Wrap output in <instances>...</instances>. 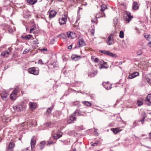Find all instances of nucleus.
Returning <instances> with one entry per match:
<instances>
[{
  "label": "nucleus",
  "mask_w": 151,
  "mask_h": 151,
  "mask_svg": "<svg viewBox=\"0 0 151 151\" xmlns=\"http://www.w3.org/2000/svg\"><path fill=\"white\" fill-rule=\"evenodd\" d=\"M39 70L38 68L34 67L29 68L28 72L29 73L34 74L35 75H38L39 73Z\"/></svg>",
  "instance_id": "nucleus-1"
},
{
  "label": "nucleus",
  "mask_w": 151,
  "mask_h": 151,
  "mask_svg": "<svg viewBox=\"0 0 151 151\" xmlns=\"http://www.w3.org/2000/svg\"><path fill=\"white\" fill-rule=\"evenodd\" d=\"M62 16L61 19L59 20V22L60 25L65 24L67 20V16L66 14H63Z\"/></svg>",
  "instance_id": "nucleus-2"
},
{
  "label": "nucleus",
  "mask_w": 151,
  "mask_h": 151,
  "mask_svg": "<svg viewBox=\"0 0 151 151\" xmlns=\"http://www.w3.org/2000/svg\"><path fill=\"white\" fill-rule=\"evenodd\" d=\"M125 19L129 22L133 18L132 16L131 15V13L129 12H126V15L124 16Z\"/></svg>",
  "instance_id": "nucleus-3"
},
{
  "label": "nucleus",
  "mask_w": 151,
  "mask_h": 151,
  "mask_svg": "<svg viewBox=\"0 0 151 151\" xmlns=\"http://www.w3.org/2000/svg\"><path fill=\"white\" fill-rule=\"evenodd\" d=\"M18 88H15L13 91L12 93L10 95V98L11 100H14L16 98L17 93L18 92Z\"/></svg>",
  "instance_id": "nucleus-4"
},
{
  "label": "nucleus",
  "mask_w": 151,
  "mask_h": 151,
  "mask_svg": "<svg viewBox=\"0 0 151 151\" xmlns=\"http://www.w3.org/2000/svg\"><path fill=\"white\" fill-rule=\"evenodd\" d=\"M8 51L6 50L2 52L1 53V55L3 57H7L9 53L11 52V48L9 47L8 49Z\"/></svg>",
  "instance_id": "nucleus-5"
},
{
  "label": "nucleus",
  "mask_w": 151,
  "mask_h": 151,
  "mask_svg": "<svg viewBox=\"0 0 151 151\" xmlns=\"http://www.w3.org/2000/svg\"><path fill=\"white\" fill-rule=\"evenodd\" d=\"M68 37L71 39L74 38L76 37V34L74 32H67Z\"/></svg>",
  "instance_id": "nucleus-6"
},
{
  "label": "nucleus",
  "mask_w": 151,
  "mask_h": 151,
  "mask_svg": "<svg viewBox=\"0 0 151 151\" xmlns=\"http://www.w3.org/2000/svg\"><path fill=\"white\" fill-rule=\"evenodd\" d=\"M49 14V17L50 18H52L55 17L57 12L54 10L49 11L48 12Z\"/></svg>",
  "instance_id": "nucleus-7"
},
{
  "label": "nucleus",
  "mask_w": 151,
  "mask_h": 151,
  "mask_svg": "<svg viewBox=\"0 0 151 151\" xmlns=\"http://www.w3.org/2000/svg\"><path fill=\"white\" fill-rule=\"evenodd\" d=\"M145 102L148 106H150L151 104V94L148 95L146 99Z\"/></svg>",
  "instance_id": "nucleus-8"
},
{
  "label": "nucleus",
  "mask_w": 151,
  "mask_h": 151,
  "mask_svg": "<svg viewBox=\"0 0 151 151\" xmlns=\"http://www.w3.org/2000/svg\"><path fill=\"white\" fill-rule=\"evenodd\" d=\"M114 43V40L111 38V35L108 38V41H107V44L109 45H110L113 44Z\"/></svg>",
  "instance_id": "nucleus-9"
},
{
  "label": "nucleus",
  "mask_w": 151,
  "mask_h": 151,
  "mask_svg": "<svg viewBox=\"0 0 151 151\" xmlns=\"http://www.w3.org/2000/svg\"><path fill=\"white\" fill-rule=\"evenodd\" d=\"M13 108L15 111H19L23 109V106L22 105L20 104L14 106L13 107Z\"/></svg>",
  "instance_id": "nucleus-10"
},
{
  "label": "nucleus",
  "mask_w": 151,
  "mask_h": 151,
  "mask_svg": "<svg viewBox=\"0 0 151 151\" xmlns=\"http://www.w3.org/2000/svg\"><path fill=\"white\" fill-rule=\"evenodd\" d=\"M2 99L4 101L7 100L8 94L5 92H3L1 94Z\"/></svg>",
  "instance_id": "nucleus-11"
},
{
  "label": "nucleus",
  "mask_w": 151,
  "mask_h": 151,
  "mask_svg": "<svg viewBox=\"0 0 151 151\" xmlns=\"http://www.w3.org/2000/svg\"><path fill=\"white\" fill-rule=\"evenodd\" d=\"M36 144V140L35 139V137L33 136L31 139L30 144L31 148H32L35 147Z\"/></svg>",
  "instance_id": "nucleus-12"
},
{
  "label": "nucleus",
  "mask_w": 151,
  "mask_h": 151,
  "mask_svg": "<svg viewBox=\"0 0 151 151\" xmlns=\"http://www.w3.org/2000/svg\"><path fill=\"white\" fill-rule=\"evenodd\" d=\"M139 75V73L138 72H135L129 75V76L128 78L129 79H132L138 76Z\"/></svg>",
  "instance_id": "nucleus-13"
},
{
  "label": "nucleus",
  "mask_w": 151,
  "mask_h": 151,
  "mask_svg": "<svg viewBox=\"0 0 151 151\" xmlns=\"http://www.w3.org/2000/svg\"><path fill=\"white\" fill-rule=\"evenodd\" d=\"M15 145L13 142H10L7 146V149L10 151H12Z\"/></svg>",
  "instance_id": "nucleus-14"
},
{
  "label": "nucleus",
  "mask_w": 151,
  "mask_h": 151,
  "mask_svg": "<svg viewBox=\"0 0 151 151\" xmlns=\"http://www.w3.org/2000/svg\"><path fill=\"white\" fill-rule=\"evenodd\" d=\"M122 130V129L120 128H112L111 129V130L115 134H117Z\"/></svg>",
  "instance_id": "nucleus-15"
},
{
  "label": "nucleus",
  "mask_w": 151,
  "mask_h": 151,
  "mask_svg": "<svg viewBox=\"0 0 151 151\" xmlns=\"http://www.w3.org/2000/svg\"><path fill=\"white\" fill-rule=\"evenodd\" d=\"M21 37L23 39L26 40H29L30 39H34V38L33 37L32 35H26L25 36H21Z\"/></svg>",
  "instance_id": "nucleus-16"
},
{
  "label": "nucleus",
  "mask_w": 151,
  "mask_h": 151,
  "mask_svg": "<svg viewBox=\"0 0 151 151\" xmlns=\"http://www.w3.org/2000/svg\"><path fill=\"white\" fill-rule=\"evenodd\" d=\"M78 40V43L79 47H83L85 45V43L83 39L80 38Z\"/></svg>",
  "instance_id": "nucleus-17"
},
{
  "label": "nucleus",
  "mask_w": 151,
  "mask_h": 151,
  "mask_svg": "<svg viewBox=\"0 0 151 151\" xmlns=\"http://www.w3.org/2000/svg\"><path fill=\"white\" fill-rule=\"evenodd\" d=\"M81 58V56L79 55H73L71 56V58L73 60L75 61H77L79 60Z\"/></svg>",
  "instance_id": "nucleus-18"
},
{
  "label": "nucleus",
  "mask_w": 151,
  "mask_h": 151,
  "mask_svg": "<svg viewBox=\"0 0 151 151\" xmlns=\"http://www.w3.org/2000/svg\"><path fill=\"white\" fill-rule=\"evenodd\" d=\"M30 107L31 109H35L37 107V105L36 103L34 102H30L29 103Z\"/></svg>",
  "instance_id": "nucleus-19"
},
{
  "label": "nucleus",
  "mask_w": 151,
  "mask_h": 151,
  "mask_svg": "<svg viewBox=\"0 0 151 151\" xmlns=\"http://www.w3.org/2000/svg\"><path fill=\"white\" fill-rule=\"evenodd\" d=\"M62 135V133H58L54 134L53 137L55 139H57L59 138Z\"/></svg>",
  "instance_id": "nucleus-20"
},
{
  "label": "nucleus",
  "mask_w": 151,
  "mask_h": 151,
  "mask_svg": "<svg viewBox=\"0 0 151 151\" xmlns=\"http://www.w3.org/2000/svg\"><path fill=\"white\" fill-rule=\"evenodd\" d=\"M132 8L134 10H136L138 9L139 5L137 2H134L133 3Z\"/></svg>",
  "instance_id": "nucleus-21"
},
{
  "label": "nucleus",
  "mask_w": 151,
  "mask_h": 151,
  "mask_svg": "<svg viewBox=\"0 0 151 151\" xmlns=\"http://www.w3.org/2000/svg\"><path fill=\"white\" fill-rule=\"evenodd\" d=\"M96 17L97 18H100L101 17H106L105 14L104 13L102 12V13H99V14H98L96 16Z\"/></svg>",
  "instance_id": "nucleus-22"
},
{
  "label": "nucleus",
  "mask_w": 151,
  "mask_h": 151,
  "mask_svg": "<svg viewBox=\"0 0 151 151\" xmlns=\"http://www.w3.org/2000/svg\"><path fill=\"white\" fill-rule=\"evenodd\" d=\"M45 144L46 142L45 141H42L41 142L40 145L41 150H42L44 148Z\"/></svg>",
  "instance_id": "nucleus-23"
},
{
  "label": "nucleus",
  "mask_w": 151,
  "mask_h": 151,
  "mask_svg": "<svg viewBox=\"0 0 151 151\" xmlns=\"http://www.w3.org/2000/svg\"><path fill=\"white\" fill-rule=\"evenodd\" d=\"M78 116H85L86 115V113L84 111H78Z\"/></svg>",
  "instance_id": "nucleus-24"
},
{
  "label": "nucleus",
  "mask_w": 151,
  "mask_h": 151,
  "mask_svg": "<svg viewBox=\"0 0 151 151\" xmlns=\"http://www.w3.org/2000/svg\"><path fill=\"white\" fill-rule=\"evenodd\" d=\"M2 120L3 122H7L8 121H10L11 119L9 117H7L6 116H4Z\"/></svg>",
  "instance_id": "nucleus-25"
},
{
  "label": "nucleus",
  "mask_w": 151,
  "mask_h": 151,
  "mask_svg": "<svg viewBox=\"0 0 151 151\" xmlns=\"http://www.w3.org/2000/svg\"><path fill=\"white\" fill-rule=\"evenodd\" d=\"M104 86H105V88L107 90H110L111 88V85H108L107 84H106L104 85V83H103Z\"/></svg>",
  "instance_id": "nucleus-26"
},
{
  "label": "nucleus",
  "mask_w": 151,
  "mask_h": 151,
  "mask_svg": "<svg viewBox=\"0 0 151 151\" xmlns=\"http://www.w3.org/2000/svg\"><path fill=\"white\" fill-rule=\"evenodd\" d=\"M82 102L83 104L87 106H89L91 105V103L88 101H84Z\"/></svg>",
  "instance_id": "nucleus-27"
},
{
  "label": "nucleus",
  "mask_w": 151,
  "mask_h": 151,
  "mask_svg": "<svg viewBox=\"0 0 151 151\" xmlns=\"http://www.w3.org/2000/svg\"><path fill=\"white\" fill-rule=\"evenodd\" d=\"M27 1L29 4H34L37 1V0H27Z\"/></svg>",
  "instance_id": "nucleus-28"
},
{
  "label": "nucleus",
  "mask_w": 151,
  "mask_h": 151,
  "mask_svg": "<svg viewBox=\"0 0 151 151\" xmlns=\"http://www.w3.org/2000/svg\"><path fill=\"white\" fill-rule=\"evenodd\" d=\"M101 9L100 10L102 12H103L105 9L107 8V6L105 4H102L101 6Z\"/></svg>",
  "instance_id": "nucleus-29"
},
{
  "label": "nucleus",
  "mask_w": 151,
  "mask_h": 151,
  "mask_svg": "<svg viewBox=\"0 0 151 151\" xmlns=\"http://www.w3.org/2000/svg\"><path fill=\"white\" fill-rule=\"evenodd\" d=\"M100 52L101 53H103L104 54L106 55H108L109 53V51L108 50H101L100 51Z\"/></svg>",
  "instance_id": "nucleus-30"
},
{
  "label": "nucleus",
  "mask_w": 151,
  "mask_h": 151,
  "mask_svg": "<svg viewBox=\"0 0 151 151\" xmlns=\"http://www.w3.org/2000/svg\"><path fill=\"white\" fill-rule=\"evenodd\" d=\"M108 55L114 58H116L117 57V55L116 54H113L110 52Z\"/></svg>",
  "instance_id": "nucleus-31"
},
{
  "label": "nucleus",
  "mask_w": 151,
  "mask_h": 151,
  "mask_svg": "<svg viewBox=\"0 0 151 151\" xmlns=\"http://www.w3.org/2000/svg\"><path fill=\"white\" fill-rule=\"evenodd\" d=\"M69 118V119H70L73 122L75 121L76 119V116H73L72 115H71L70 116Z\"/></svg>",
  "instance_id": "nucleus-32"
},
{
  "label": "nucleus",
  "mask_w": 151,
  "mask_h": 151,
  "mask_svg": "<svg viewBox=\"0 0 151 151\" xmlns=\"http://www.w3.org/2000/svg\"><path fill=\"white\" fill-rule=\"evenodd\" d=\"M54 106L53 105L52 108L49 107L48 108L47 110V112L48 113V114H49L51 113L52 110Z\"/></svg>",
  "instance_id": "nucleus-33"
},
{
  "label": "nucleus",
  "mask_w": 151,
  "mask_h": 151,
  "mask_svg": "<svg viewBox=\"0 0 151 151\" xmlns=\"http://www.w3.org/2000/svg\"><path fill=\"white\" fill-rule=\"evenodd\" d=\"M137 103L138 106H141L143 104V102L141 100H138L137 101Z\"/></svg>",
  "instance_id": "nucleus-34"
},
{
  "label": "nucleus",
  "mask_w": 151,
  "mask_h": 151,
  "mask_svg": "<svg viewBox=\"0 0 151 151\" xmlns=\"http://www.w3.org/2000/svg\"><path fill=\"white\" fill-rule=\"evenodd\" d=\"M119 37L121 38H123L124 37V32L123 31H121L119 32Z\"/></svg>",
  "instance_id": "nucleus-35"
},
{
  "label": "nucleus",
  "mask_w": 151,
  "mask_h": 151,
  "mask_svg": "<svg viewBox=\"0 0 151 151\" xmlns=\"http://www.w3.org/2000/svg\"><path fill=\"white\" fill-rule=\"evenodd\" d=\"M78 109H76L72 115L74 116H78Z\"/></svg>",
  "instance_id": "nucleus-36"
},
{
  "label": "nucleus",
  "mask_w": 151,
  "mask_h": 151,
  "mask_svg": "<svg viewBox=\"0 0 151 151\" xmlns=\"http://www.w3.org/2000/svg\"><path fill=\"white\" fill-rule=\"evenodd\" d=\"M108 67V66H106L104 65H102L99 67V68L101 69L102 68H107Z\"/></svg>",
  "instance_id": "nucleus-37"
},
{
  "label": "nucleus",
  "mask_w": 151,
  "mask_h": 151,
  "mask_svg": "<svg viewBox=\"0 0 151 151\" xmlns=\"http://www.w3.org/2000/svg\"><path fill=\"white\" fill-rule=\"evenodd\" d=\"M142 54V51L141 50H139L137 52V54L138 55H139Z\"/></svg>",
  "instance_id": "nucleus-38"
},
{
  "label": "nucleus",
  "mask_w": 151,
  "mask_h": 151,
  "mask_svg": "<svg viewBox=\"0 0 151 151\" xmlns=\"http://www.w3.org/2000/svg\"><path fill=\"white\" fill-rule=\"evenodd\" d=\"M51 124V123L50 122H49L47 123H46L44 124V125L46 127H50Z\"/></svg>",
  "instance_id": "nucleus-39"
},
{
  "label": "nucleus",
  "mask_w": 151,
  "mask_h": 151,
  "mask_svg": "<svg viewBox=\"0 0 151 151\" xmlns=\"http://www.w3.org/2000/svg\"><path fill=\"white\" fill-rule=\"evenodd\" d=\"M99 63L101 65H105L106 64V62H105L103 60L100 61Z\"/></svg>",
  "instance_id": "nucleus-40"
},
{
  "label": "nucleus",
  "mask_w": 151,
  "mask_h": 151,
  "mask_svg": "<svg viewBox=\"0 0 151 151\" xmlns=\"http://www.w3.org/2000/svg\"><path fill=\"white\" fill-rule=\"evenodd\" d=\"M33 43L35 44H38L39 43L37 39H35L33 41Z\"/></svg>",
  "instance_id": "nucleus-41"
},
{
  "label": "nucleus",
  "mask_w": 151,
  "mask_h": 151,
  "mask_svg": "<svg viewBox=\"0 0 151 151\" xmlns=\"http://www.w3.org/2000/svg\"><path fill=\"white\" fill-rule=\"evenodd\" d=\"M145 117H144L142 118L140 120L139 122H141L142 124H143V122L145 120Z\"/></svg>",
  "instance_id": "nucleus-42"
},
{
  "label": "nucleus",
  "mask_w": 151,
  "mask_h": 151,
  "mask_svg": "<svg viewBox=\"0 0 151 151\" xmlns=\"http://www.w3.org/2000/svg\"><path fill=\"white\" fill-rule=\"evenodd\" d=\"M94 32H95V30L94 29H92L91 30V34L92 35H94Z\"/></svg>",
  "instance_id": "nucleus-43"
},
{
  "label": "nucleus",
  "mask_w": 151,
  "mask_h": 151,
  "mask_svg": "<svg viewBox=\"0 0 151 151\" xmlns=\"http://www.w3.org/2000/svg\"><path fill=\"white\" fill-rule=\"evenodd\" d=\"M38 63L40 64L41 65H42L43 64H44L45 63H43V62L41 60H39L38 62Z\"/></svg>",
  "instance_id": "nucleus-44"
},
{
  "label": "nucleus",
  "mask_w": 151,
  "mask_h": 151,
  "mask_svg": "<svg viewBox=\"0 0 151 151\" xmlns=\"http://www.w3.org/2000/svg\"><path fill=\"white\" fill-rule=\"evenodd\" d=\"M144 37L145 38H147V39H148V38L149 37H150V35H147L146 34H144Z\"/></svg>",
  "instance_id": "nucleus-45"
},
{
  "label": "nucleus",
  "mask_w": 151,
  "mask_h": 151,
  "mask_svg": "<svg viewBox=\"0 0 151 151\" xmlns=\"http://www.w3.org/2000/svg\"><path fill=\"white\" fill-rule=\"evenodd\" d=\"M99 61V59L98 58H95L93 61L95 63H98Z\"/></svg>",
  "instance_id": "nucleus-46"
},
{
  "label": "nucleus",
  "mask_w": 151,
  "mask_h": 151,
  "mask_svg": "<svg viewBox=\"0 0 151 151\" xmlns=\"http://www.w3.org/2000/svg\"><path fill=\"white\" fill-rule=\"evenodd\" d=\"M73 121H72L70 119H68L67 121V123L68 124H70Z\"/></svg>",
  "instance_id": "nucleus-47"
},
{
  "label": "nucleus",
  "mask_w": 151,
  "mask_h": 151,
  "mask_svg": "<svg viewBox=\"0 0 151 151\" xmlns=\"http://www.w3.org/2000/svg\"><path fill=\"white\" fill-rule=\"evenodd\" d=\"M91 145L92 146H96L98 144V143H93L92 142H91Z\"/></svg>",
  "instance_id": "nucleus-48"
},
{
  "label": "nucleus",
  "mask_w": 151,
  "mask_h": 151,
  "mask_svg": "<svg viewBox=\"0 0 151 151\" xmlns=\"http://www.w3.org/2000/svg\"><path fill=\"white\" fill-rule=\"evenodd\" d=\"M96 20H97V18L92 19L91 21L92 22L94 23Z\"/></svg>",
  "instance_id": "nucleus-49"
},
{
  "label": "nucleus",
  "mask_w": 151,
  "mask_h": 151,
  "mask_svg": "<svg viewBox=\"0 0 151 151\" xmlns=\"http://www.w3.org/2000/svg\"><path fill=\"white\" fill-rule=\"evenodd\" d=\"M68 142L67 140H64L63 141V144L65 145H66L68 144Z\"/></svg>",
  "instance_id": "nucleus-50"
},
{
  "label": "nucleus",
  "mask_w": 151,
  "mask_h": 151,
  "mask_svg": "<svg viewBox=\"0 0 151 151\" xmlns=\"http://www.w3.org/2000/svg\"><path fill=\"white\" fill-rule=\"evenodd\" d=\"M29 51V50L27 49L25 50L23 52V54H25L28 52Z\"/></svg>",
  "instance_id": "nucleus-51"
},
{
  "label": "nucleus",
  "mask_w": 151,
  "mask_h": 151,
  "mask_svg": "<svg viewBox=\"0 0 151 151\" xmlns=\"http://www.w3.org/2000/svg\"><path fill=\"white\" fill-rule=\"evenodd\" d=\"M72 45H70L69 46H68V49L69 50H71L72 49Z\"/></svg>",
  "instance_id": "nucleus-52"
},
{
  "label": "nucleus",
  "mask_w": 151,
  "mask_h": 151,
  "mask_svg": "<svg viewBox=\"0 0 151 151\" xmlns=\"http://www.w3.org/2000/svg\"><path fill=\"white\" fill-rule=\"evenodd\" d=\"M53 143V142L51 140L49 141L48 142V144L51 145Z\"/></svg>",
  "instance_id": "nucleus-53"
},
{
  "label": "nucleus",
  "mask_w": 151,
  "mask_h": 151,
  "mask_svg": "<svg viewBox=\"0 0 151 151\" xmlns=\"http://www.w3.org/2000/svg\"><path fill=\"white\" fill-rule=\"evenodd\" d=\"M35 30V29L33 28H31L30 30V33H32L33 31Z\"/></svg>",
  "instance_id": "nucleus-54"
},
{
  "label": "nucleus",
  "mask_w": 151,
  "mask_h": 151,
  "mask_svg": "<svg viewBox=\"0 0 151 151\" xmlns=\"http://www.w3.org/2000/svg\"><path fill=\"white\" fill-rule=\"evenodd\" d=\"M41 51H46L47 50V48H43L42 49H41Z\"/></svg>",
  "instance_id": "nucleus-55"
},
{
  "label": "nucleus",
  "mask_w": 151,
  "mask_h": 151,
  "mask_svg": "<svg viewBox=\"0 0 151 151\" xmlns=\"http://www.w3.org/2000/svg\"><path fill=\"white\" fill-rule=\"evenodd\" d=\"M95 58H94V56H92L91 57V59L93 61L94 60Z\"/></svg>",
  "instance_id": "nucleus-56"
},
{
  "label": "nucleus",
  "mask_w": 151,
  "mask_h": 151,
  "mask_svg": "<svg viewBox=\"0 0 151 151\" xmlns=\"http://www.w3.org/2000/svg\"><path fill=\"white\" fill-rule=\"evenodd\" d=\"M8 30L9 32H11L12 31V30L11 29V28H9L8 29Z\"/></svg>",
  "instance_id": "nucleus-57"
},
{
  "label": "nucleus",
  "mask_w": 151,
  "mask_h": 151,
  "mask_svg": "<svg viewBox=\"0 0 151 151\" xmlns=\"http://www.w3.org/2000/svg\"><path fill=\"white\" fill-rule=\"evenodd\" d=\"M62 35H64L63 34H60L58 35V37H60V38H63V37H61Z\"/></svg>",
  "instance_id": "nucleus-58"
},
{
  "label": "nucleus",
  "mask_w": 151,
  "mask_h": 151,
  "mask_svg": "<svg viewBox=\"0 0 151 151\" xmlns=\"http://www.w3.org/2000/svg\"><path fill=\"white\" fill-rule=\"evenodd\" d=\"M83 5L86 6L87 5V3L86 2H85V3H83Z\"/></svg>",
  "instance_id": "nucleus-59"
},
{
  "label": "nucleus",
  "mask_w": 151,
  "mask_h": 151,
  "mask_svg": "<svg viewBox=\"0 0 151 151\" xmlns=\"http://www.w3.org/2000/svg\"><path fill=\"white\" fill-rule=\"evenodd\" d=\"M150 137L151 139V132L149 133Z\"/></svg>",
  "instance_id": "nucleus-60"
},
{
  "label": "nucleus",
  "mask_w": 151,
  "mask_h": 151,
  "mask_svg": "<svg viewBox=\"0 0 151 151\" xmlns=\"http://www.w3.org/2000/svg\"><path fill=\"white\" fill-rule=\"evenodd\" d=\"M147 40H148L149 41H150V42L151 41L150 39V37H149L148 38V39H147Z\"/></svg>",
  "instance_id": "nucleus-61"
},
{
  "label": "nucleus",
  "mask_w": 151,
  "mask_h": 151,
  "mask_svg": "<svg viewBox=\"0 0 151 151\" xmlns=\"http://www.w3.org/2000/svg\"><path fill=\"white\" fill-rule=\"evenodd\" d=\"M60 141L61 142H62L63 143V141L62 140H60Z\"/></svg>",
  "instance_id": "nucleus-62"
},
{
  "label": "nucleus",
  "mask_w": 151,
  "mask_h": 151,
  "mask_svg": "<svg viewBox=\"0 0 151 151\" xmlns=\"http://www.w3.org/2000/svg\"><path fill=\"white\" fill-rule=\"evenodd\" d=\"M2 140V139L1 137H0V142H1Z\"/></svg>",
  "instance_id": "nucleus-63"
},
{
  "label": "nucleus",
  "mask_w": 151,
  "mask_h": 151,
  "mask_svg": "<svg viewBox=\"0 0 151 151\" xmlns=\"http://www.w3.org/2000/svg\"><path fill=\"white\" fill-rule=\"evenodd\" d=\"M76 151V150L75 149H73V150L72 151Z\"/></svg>",
  "instance_id": "nucleus-64"
}]
</instances>
